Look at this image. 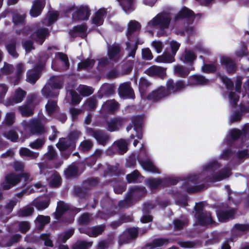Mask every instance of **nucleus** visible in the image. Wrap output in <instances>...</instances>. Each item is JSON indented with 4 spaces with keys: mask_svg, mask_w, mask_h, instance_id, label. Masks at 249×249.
<instances>
[{
    "mask_svg": "<svg viewBox=\"0 0 249 249\" xmlns=\"http://www.w3.org/2000/svg\"><path fill=\"white\" fill-rule=\"evenodd\" d=\"M171 19L170 13L166 12L160 13L147 23V29L152 30L159 28L160 31L158 32L157 36H164L166 34L165 30L168 29Z\"/></svg>",
    "mask_w": 249,
    "mask_h": 249,
    "instance_id": "nucleus-3",
    "label": "nucleus"
},
{
    "mask_svg": "<svg viewBox=\"0 0 249 249\" xmlns=\"http://www.w3.org/2000/svg\"><path fill=\"white\" fill-rule=\"evenodd\" d=\"M142 118L141 116H136L132 118V123L134 126V129L136 131V136L139 139H141L142 137Z\"/></svg>",
    "mask_w": 249,
    "mask_h": 249,
    "instance_id": "nucleus-27",
    "label": "nucleus"
},
{
    "mask_svg": "<svg viewBox=\"0 0 249 249\" xmlns=\"http://www.w3.org/2000/svg\"><path fill=\"white\" fill-rule=\"evenodd\" d=\"M45 107L48 114L50 116L52 115L57 110V105L56 102L49 100Z\"/></svg>",
    "mask_w": 249,
    "mask_h": 249,
    "instance_id": "nucleus-51",
    "label": "nucleus"
},
{
    "mask_svg": "<svg viewBox=\"0 0 249 249\" xmlns=\"http://www.w3.org/2000/svg\"><path fill=\"white\" fill-rule=\"evenodd\" d=\"M86 133L89 136L94 137L98 143L103 145H105L109 140L107 134L102 130H94L88 127L86 129Z\"/></svg>",
    "mask_w": 249,
    "mask_h": 249,
    "instance_id": "nucleus-13",
    "label": "nucleus"
},
{
    "mask_svg": "<svg viewBox=\"0 0 249 249\" xmlns=\"http://www.w3.org/2000/svg\"><path fill=\"white\" fill-rule=\"evenodd\" d=\"M107 14V10L105 8H100L95 13L94 17L92 18L93 23L97 25L100 26L102 25L104 21V18Z\"/></svg>",
    "mask_w": 249,
    "mask_h": 249,
    "instance_id": "nucleus-36",
    "label": "nucleus"
},
{
    "mask_svg": "<svg viewBox=\"0 0 249 249\" xmlns=\"http://www.w3.org/2000/svg\"><path fill=\"white\" fill-rule=\"evenodd\" d=\"M142 154L144 155L145 153L142 150L139 161L142 168L144 170L148 172L153 173L160 174V172L159 169L154 164L151 159L148 157L147 155H146L145 158H142L141 157Z\"/></svg>",
    "mask_w": 249,
    "mask_h": 249,
    "instance_id": "nucleus-12",
    "label": "nucleus"
},
{
    "mask_svg": "<svg viewBox=\"0 0 249 249\" xmlns=\"http://www.w3.org/2000/svg\"><path fill=\"white\" fill-rule=\"evenodd\" d=\"M74 230L71 229L67 231L60 234L58 235L57 241L59 242H65L69 239L74 233Z\"/></svg>",
    "mask_w": 249,
    "mask_h": 249,
    "instance_id": "nucleus-55",
    "label": "nucleus"
},
{
    "mask_svg": "<svg viewBox=\"0 0 249 249\" xmlns=\"http://www.w3.org/2000/svg\"><path fill=\"white\" fill-rule=\"evenodd\" d=\"M45 142L44 138L37 139L35 141L30 142L29 146L33 149L38 150L41 149Z\"/></svg>",
    "mask_w": 249,
    "mask_h": 249,
    "instance_id": "nucleus-52",
    "label": "nucleus"
},
{
    "mask_svg": "<svg viewBox=\"0 0 249 249\" xmlns=\"http://www.w3.org/2000/svg\"><path fill=\"white\" fill-rule=\"evenodd\" d=\"M45 4L44 0H35L30 12L31 17L35 18L40 15Z\"/></svg>",
    "mask_w": 249,
    "mask_h": 249,
    "instance_id": "nucleus-25",
    "label": "nucleus"
},
{
    "mask_svg": "<svg viewBox=\"0 0 249 249\" xmlns=\"http://www.w3.org/2000/svg\"><path fill=\"white\" fill-rule=\"evenodd\" d=\"M21 237L20 235L16 234L12 237L10 242L7 243H5L4 241L3 240L0 242V246L1 247H6L11 246L13 244L18 242Z\"/></svg>",
    "mask_w": 249,
    "mask_h": 249,
    "instance_id": "nucleus-61",
    "label": "nucleus"
},
{
    "mask_svg": "<svg viewBox=\"0 0 249 249\" xmlns=\"http://www.w3.org/2000/svg\"><path fill=\"white\" fill-rule=\"evenodd\" d=\"M90 15V11L87 6H81L78 10L72 14L75 20H87Z\"/></svg>",
    "mask_w": 249,
    "mask_h": 249,
    "instance_id": "nucleus-24",
    "label": "nucleus"
},
{
    "mask_svg": "<svg viewBox=\"0 0 249 249\" xmlns=\"http://www.w3.org/2000/svg\"><path fill=\"white\" fill-rule=\"evenodd\" d=\"M64 173L67 178L76 176L77 174V166L75 163H72L64 171Z\"/></svg>",
    "mask_w": 249,
    "mask_h": 249,
    "instance_id": "nucleus-53",
    "label": "nucleus"
},
{
    "mask_svg": "<svg viewBox=\"0 0 249 249\" xmlns=\"http://www.w3.org/2000/svg\"><path fill=\"white\" fill-rule=\"evenodd\" d=\"M141 27L140 23L135 20H130L127 24L126 36L129 41L126 42V50L128 51V57H134L137 49V43L142 44L143 43V41L139 43L131 39L132 35L139 31Z\"/></svg>",
    "mask_w": 249,
    "mask_h": 249,
    "instance_id": "nucleus-4",
    "label": "nucleus"
},
{
    "mask_svg": "<svg viewBox=\"0 0 249 249\" xmlns=\"http://www.w3.org/2000/svg\"><path fill=\"white\" fill-rule=\"evenodd\" d=\"M221 65L224 66L229 73H232L235 71L236 67L234 62L228 56H222L220 57Z\"/></svg>",
    "mask_w": 249,
    "mask_h": 249,
    "instance_id": "nucleus-28",
    "label": "nucleus"
},
{
    "mask_svg": "<svg viewBox=\"0 0 249 249\" xmlns=\"http://www.w3.org/2000/svg\"><path fill=\"white\" fill-rule=\"evenodd\" d=\"M174 55L165 52L162 55L158 56L155 61L158 63H170L174 62Z\"/></svg>",
    "mask_w": 249,
    "mask_h": 249,
    "instance_id": "nucleus-40",
    "label": "nucleus"
},
{
    "mask_svg": "<svg viewBox=\"0 0 249 249\" xmlns=\"http://www.w3.org/2000/svg\"><path fill=\"white\" fill-rule=\"evenodd\" d=\"M146 73L150 76L163 78L166 75V69L159 66H152L146 70Z\"/></svg>",
    "mask_w": 249,
    "mask_h": 249,
    "instance_id": "nucleus-31",
    "label": "nucleus"
},
{
    "mask_svg": "<svg viewBox=\"0 0 249 249\" xmlns=\"http://www.w3.org/2000/svg\"><path fill=\"white\" fill-rule=\"evenodd\" d=\"M138 233V231L137 228H133L127 229L120 235L119 240V245L127 243L128 240L136 238Z\"/></svg>",
    "mask_w": 249,
    "mask_h": 249,
    "instance_id": "nucleus-19",
    "label": "nucleus"
},
{
    "mask_svg": "<svg viewBox=\"0 0 249 249\" xmlns=\"http://www.w3.org/2000/svg\"><path fill=\"white\" fill-rule=\"evenodd\" d=\"M70 209L68 204L63 201H59L57 203V206L54 213V216L56 219H59L61 216Z\"/></svg>",
    "mask_w": 249,
    "mask_h": 249,
    "instance_id": "nucleus-37",
    "label": "nucleus"
},
{
    "mask_svg": "<svg viewBox=\"0 0 249 249\" xmlns=\"http://www.w3.org/2000/svg\"><path fill=\"white\" fill-rule=\"evenodd\" d=\"M196 58V55L192 51H186L182 55L181 59L186 63H192Z\"/></svg>",
    "mask_w": 249,
    "mask_h": 249,
    "instance_id": "nucleus-48",
    "label": "nucleus"
},
{
    "mask_svg": "<svg viewBox=\"0 0 249 249\" xmlns=\"http://www.w3.org/2000/svg\"><path fill=\"white\" fill-rule=\"evenodd\" d=\"M150 83L145 79L142 78L139 83V91L142 98L146 97V92L150 86Z\"/></svg>",
    "mask_w": 249,
    "mask_h": 249,
    "instance_id": "nucleus-43",
    "label": "nucleus"
},
{
    "mask_svg": "<svg viewBox=\"0 0 249 249\" xmlns=\"http://www.w3.org/2000/svg\"><path fill=\"white\" fill-rule=\"evenodd\" d=\"M118 92L121 97L124 98H134L133 90L129 82H125L121 84L118 89Z\"/></svg>",
    "mask_w": 249,
    "mask_h": 249,
    "instance_id": "nucleus-16",
    "label": "nucleus"
},
{
    "mask_svg": "<svg viewBox=\"0 0 249 249\" xmlns=\"http://www.w3.org/2000/svg\"><path fill=\"white\" fill-rule=\"evenodd\" d=\"M168 240L165 239H157L154 240L149 246V249H158V248L167 245Z\"/></svg>",
    "mask_w": 249,
    "mask_h": 249,
    "instance_id": "nucleus-49",
    "label": "nucleus"
},
{
    "mask_svg": "<svg viewBox=\"0 0 249 249\" xmlns=\"http://www.w3.org/2000/svg\"><path fill=\"white\" fill-rule=\"evenodd\" d=\"M25 18L24 14L19 15L18 14H15L13 16V21L15 25H18L24 22Z\"/></svg>",
    "mask_w": 249,
    "mask_h": 249,
    "instance_id": "nucleus-64",
    "label": "nucleus"
},
{
    "mask_svg": "<svg viewBox=\"0 0 249 249\" xmlns=\"http://www.w3.org/2000/svg\"><path fill=\"white\" fill-rule=\"evenodd\" d=\"M21 156L29 158L31 159H35L38 157L39 153L34 152L26 147H21L19 150Z\"/></svg>",
    "mask_w": 249,
    "mask_h": 249,
    "instance_id": "nucleus-42",
    "label": "nucleus"
},
{
    "mask_svg": "<svg viewBox=\"0 0 249 249\" xmlns=\"http://www.w3.org/2000/svg\"><path fill=\"white\" fill-rule=\"evenodd\" d=\"M196 218L197 223L200 225H212L215 223L209 212H202L200 214H198Z\"/></svg>",
    "mask_w": 249,
    "mask_h": 249,
    "instance_id": "nucleus-20",
    "label": "nucleus"
},
{
    "mask_svg": "<svg viewBox=\"0 0 249 249\" xmlns=\"http://www.w3.org/2000/svg\"><path fill=\"white\" fill-rule=\"evenodd\" d=\"M229 135L231 139L235 140L239 137L241 135L244 137L249 138V124L244 125L242 132L237 129H232L229 131Z\"/></svg>",
    "mask_w": 249,
    "mask_h": 249,
    "instance_id": "nucleus-32",
    "label": "nucleus"
},
{
    "mask_svg": "<svg viewBox=\"0 0 249 249\" xmlns=\"http://www.w3.org/2000/svg\"><path fill=\"white\" fill-rule=\"evenodd\" d=\"M22 178L26 182L33 179L27 173H23L20 175L10 174L5 177L4 181L1 183V187L3 190H8L15 186Z\"/></svg>",
    "mask_w": 249,
    "mask_h": 249,
    "instance_id": "nucleus-8",
    "label": "nucleus"
},
{
    "mask_svg": "<svg viewBox=\"0 0 249 249\" xmlns=\"http://www.w3.org/2000/svg\"><path fill=\"white\" fill-rule=\"evenodd\" d=\"M25 68L22 63H18L16 67L15 76L11 77L10 82L14 85H18L20 80L24 72Z\"/></svg>",
    "mask_w": 249,
    "mask_h": 249,
    "instance_id": "nucleus-30",
    "label": "nucleus"
},
{
    "mask_svg": "<svg viewBox=\"0 0 249 249\" xmlns=\"http://www.w3.org/2000/svg\"><path fill=\"white\" fill-rule=\"evenodd\" d=\"M78 91L81 95L86 96L91 94L93 92L92 88L85 85H80L78 88Z\"/></svg>",
    "mask_w": 249,
    "mask_h": 249,
    "instance_id": "nucleus-56",
    "label": "nucleus"
},
{
    "mask_svg": "<svg viewBox=\"0 0 249 249\" xmlns=\"http://www.w3.org/2000/svg\"><path fill=\"white\" fill-rule=\"evenodd\" d=\"M107 54L110 60L113 61H118L123 56L120 45L116 43L108 45Z\"/></svg>",
    "mask_w": 249,
    "mask_h": 249,
    "instance_id": "nucleus-15",
    "label": "nucleus"
},
{
    "mask_svg": "<svg viewBox=\"0 0 249 249\" xmlns=\"http://www.w3.org/2000/svg\"><path fill=\"white\" fill-rule=\"evenodd\" d=\"M249 229L248 225L235 224L232 229L233 233H237L239 234L240 232L247 231Z\"/></svg>",
    "mask_w": 249,
    "mask_h": 249,
    "instance_id": "nucleus-59",
    "label": "nucleus"
},
{
    "mask_svg": "<svg viewBox=\"0 0 249 249\" xmlns=\"http://www.w3.org/2000/svg\"><path fill=\"white\" fill-rule=\"evenodd\" d=\"M95 63L93 59H87L78 64L77 70L80 71L83 69H89L92 67Z\"/></svg>",
    "mask_w": 249,
    "mask_h": 249,
    "instance_id": "nucleus-54",
    "label": "nucleus"
},
{
    "mask_svg": "<svg viewBox=\"0 0 249 249\" xmlns=\"http://www.w3.org/2000/svg\"><path fill=\"white\" fill-rule=\"evenodd\" d=\"M190 71L179 65H176L174 68V73L181 77H185L187 76L190 72Z\"/></svg>",
    "mask_w": 249,
    "mask_h": 249,
    "instance_id": "nucleus-45",
    "label": "nucleus"
},
{
    "mask_svg": "<svg viewBox=\"0 0 249 249\" xmlns=\"http://www.w3.org/2000/svg\"><path fill=\"white\" fill-rule=\"evenodd\" d=\"M123 10L126 13H129L135 9V0H117Z\"/></svg>",
    "mask_w": 249,
    "mask_h": 249,
    "instance_id": "nucleus-35",
    "label": "nucleus"
},
{
    "mask_svg": "<svg viewBox=\"0 0 249 249\" xmlns=\"http://www.w3.org/2000/svg\"><path fill=\"white\" fill-rule=\"evenodd\" d=\"M81 136V133L78 130L71 133L70 136L66 138L60 139L56 146L60 150H64L69 146H73L76 140Z\"/></svg>",
    "mask_w": 249,
    "mask_h": 249,
    "instance_id": "nucleus-10",
    "label": "nucleus"
},
{
    "mask_svg": "<svg viewBox=\"0 0 249 249\" xmlns=\"http://www.w3.org/2000/svg\"><path fill=\"white\" fill-rule=\"evenodd\" d=\"M221 166V163L216 160H213L204 164L202 168L201 178L207 181L213 182L228 178L231 175V169L226 166L218 171Z\"/></svg>",
    "mask_w": 249,
    "mask_h": 249,
    "instance_id": "nucleus-1",
    "label": "nucleus"
},
{
    "mask_svg": "<svg viewBox=\"0 0 249 249\" xmlns=\"http://www.w3.org/2000/svg\"><path fill=\"white\" fill-rule=\"evenodd\" d=\"M35 97V96H29L27 99V104L19 107L18 109L22 116L29 117L33 114L34 106L32 104V101Z\"/></svg>",
    "mask_w": 249,
    "mask_h": 249,
    "instance_id": "nucleus-17",
    "label": "nucleus"
},
{
    "mask_svg": "<svg viewBox=\"0 0 249 249\" xmlns=\"http://www.w3.org/2000/svg\"><path fill=\"white\" fill-rule=\"evenodd\" d=\"M26 94V92L25 91L20 88H18L15 91L13 100L11 101L10 100H8L6 101L4 103V105L6 106H12L14 104L20 103L25 98Z\"/></svg>",
    "mask_w": 249,
    "mask_h": 249,
    "instance_id": "nucleus-21",
    "label": "nucleus"
},
{
    "mask_svg": "<svg viewBox=\"0 0 249 249\" xmlns=\"http://www.w3.org/2000/svg\"><path fill=\"white\" fill-rule=\"evenodd\" d=\"M61 183V178L56 172L52 173L50 180V185L53 187L59 186Z\"/></svg>",
    "mask_w": 249,
    "mask_h": 249,
    "instance_id": "nucleus-50",
    "label": "nucleus"
},
{
    "mask_svg": "<svg viewBox=\"0 0 249 249\" xmlns=\"http://www.w3.org/2000/svg\"><path fill=\"white\" fill-rule=\"evenodd\" d=\"M209 83V80L200 75H194L188 79V84L182 80H179L174 82L172 79H169L166 83V90L169 95L184 90L187 85H205Z\"/></svg>",
    "mask_w": 249,
    "mask_h": 249,
    "instance_id": "nucleus-2",
    "label": "nucleus"
},
{
    "mask_svg": "<svg viewBox=\"0 0 249 249\" xmlns=\"http://www.w3.org/2000/svg\"><path fill=\"white\" fill-rule=\"evenodd\" d=\"M169 94L166 89L163 87H160L157 89L153 91L149 94L147 98L152 101H158L163 97L168 96Z\"/></svg>",
    "mask_w": 249,
    "mask_h": 249,
    "instance_id": "nucleus-23",
    "label": "nucleus"
},
{
    "mask_svg": "<svg viewBox=\"0 0 249 249\" xmlns=\"http://www.w3.org/2000/svg\"><path fill=\"white\" fill-rule=\"evenodd\" d=\"M43 65L41 64L34 69L29 70L27 72V81L32 84H34L39 77V72L43 68Z\"/></svg>",
    "mask_w": 249,
    "mask_h": 249,
    "instance_id": "nucleus-26",
    "label": "nucleus"
},
{
    "mask_svg": "<svg viewBox=\"0 0 249 249\" xmlns=\"http://www.w3.org/2000/svg\"><path fill=\"white\" fill-rule=\"evenodd\" d=\"M49 32L46 28H42L38 30L33 35L34 38L40 44L44 41L45 38L49 36Z\"/></svg>",
    "mask_w": 249,
    "mask_h": 249,
    "instance_id": "nucleus-34",
    "label": "nucleus"
},
{
    "mask_svg": "<svg viewBox=\"0 0 249 249\" xmlns=\"http://www.w3.org/2000/svg\"><path fill=\"white\" fill-rule=\"evenodd\" d=\"M142 178L143 177L140 175L137 170H135L132 173L126 176V179L128 183L140 182Z\"/></svg>",
    "mask_w": 249,
    "mask_h": 249,
    "instance_id": "nucleus-46",
    "label": "nucleus"
},
{
    "mask_svg": "<svg viewBox=\"0 0 249 249\" xmlns=\"http://www.w3.org/2000/svg\"><path fill=\"white\" fill-rule=\"evenodd\" d=\"M63 79L61 76H52L48 83L42 89V93L43 96L46 97L57 96L59 92L56 90L62 88L63 84Z\"/></svg>",
    "mask_w": 249,
    "mask_h": 249,
    "instance_id": "nucleus-5",
    "label": "nucleus"
},
{
    "mask_svg": "<svg viewBox=\"0 0 249 249\" xmlns=\"http://www.w3.org/2000/svg\"><path fill=\"white\" fill-rule=\"evenodd\" d=\"M92 243L85 241H78L73 247V249H88L91 247Z\"/></svg>",
    "mask_w": 249,
    "mask_h": 249,
    "instance_id": "nucleus-58",
    "label": "nucleus"
},
{
    "mask_svg": "<svg viewBox=\"0 0 249 249\" xmlns=\"http://www.w3.org/2000/svg\"><path fill=\"white\" fill-rule=\"evenodd\" d=\"M50 220L49 216L40 215L37 216L35 222L37 229L41 230L46 224L50 222Z\"/></svg>",
    "mask_w": 249,
    "mask_h": 249,
    "instance_id": "nucleus-44",
    "label": "nucleus"
},
{
    "mask_svg": "<svg viewBox=\"0 0 249 249\" xmlns=\"http://www.w3.org/2000/svg\"><path fill=\"white\" fill-rule=\"evenodd\" d=\"M86 30L87 27L85 25H78L75 26L72 31H71L70 34L73 37L79 36L82 38H85L87 36Z\"/></svg>",
    "mask_w": 249,
    "mask_h": 249,
    "instance_id": "nucleus-38",
    "label": "nucleus"
},
{
    "mask_svg": "<svg viewBox=\"0 0 249 249\" xmlns=\"http://www.w3.org/2000/svg\"><path fill=\"white\" fill-rule=\"evenodd\" d=\"M184 18H188L189 22L192 23L194 19L193 12L186 7L182 8L176 15L175 20L177 21Z\"/></svg>",
    "mask_w": 249,
    "mask_h": 249,
    "instance_id": "nucleus-29",
    "label": "nucleus"
},
{
    "mask_svg": "<svg viewBox=\"0 0 249 249\" xmlns=\"http://www.w3.org/2000/svg\"><path fill=\"white\" fill-rule=\"evenodd\" d=\"M118 107V103L114 100L107 101L102 106V109L107 112H114Z\"/></svg>",
    "mask_w": 249,
    "mask_h": 249,
    "instance_id": "nucleus-41",
    "label": "nucleus"
},
{
    "mask_svg": "<svg viewBox=\"0 0 249 249\" xmlns=\"http://www.w3.org/2000/svg\"><path fill=\"white\" fill-rule=\"evenodd\" d=\"M242 78L240 77L237 78L235 84L236 92H230L229 95V101L230 104L232 106L235 105L239 100V95L240 93V89L242 85Z\"/></svg>",
    "mask_w": 249,
    "mask_h": 249,
    "instance_id": "nucleus-18",
    "label": "nucleus"
},
{
    "mask_svg": "<svg viewBox=\"0 0 249 249\" xmlns=\"http://www.w3.org/2000/svg\"><path fill=\"white\" fill-rule=\"evenodd\" d=\"M6 49L9 53L14 58H17L18 56V54L16 51V42L15 41H12L6 46Z\"/></svg>",
    "mask_w": 249,
    "mask_h": 249,
    "instance_id": "nucleus-57",
    "label": "nucleus"
},
{
    "mask_svg": "<svg viewBox=\"0 0 249 249\" xmlns=\"http://www.w3.org/2000/svg\"><path fill=\"white\" fill-rule=\"evenodd\" d=\"M58 16V13L57 11H54L51 13L49 15L48 19H44L43 23L46 24L47 25H51L53 22H54L57 18Z\"/></svg>",
    "mask_w": 249,
    "mask_h": 249,
    "instance_id": "nucleus-60",
    "label": "nucleus"
},
{
    "mask_svg": "<svg viewBox=\"0 0 249 249\" xmlns=\"http://www.w3.org/2000/svg\"><path fill=\"white\" fill-rule=\"evenodd\" d=\"M44 122L43 119H34L28 122L23 121L21 124L25 130L29 131L33 135H39L45 132Z\"/></svg>",
    "mask_w": 249,
    "mask_h": 249,
    "instance_id": "nucleus-7",
    "label": "nucleus"
},
{
    "mask_svg": "<svg viewBox=\"0 0 249 249\" xmlns=\"http://www.w3.org/2000/svg\"><path fill=\"white\" fill-rule=\"evenodd\" d=\"M49 203V200L48 199H37L34 201V205L38 210H43L47 208Z\"/></svg>",
    "mask_w": 249,
    "mask_h": 249,
    "instance_id": "nucleus-47",
    "label": "nucleus"
},
{
    "mask_svg": "<svg viewBox=\"0 0 249 249\" xmlns=\"http://www.w3.org/2000/svg\"><path fill=\"white\" fill-rule=\"evenodd\" d=\"M128 142L124 139H120L115 142L112 145L113 148H117L120 154H123L127 151Z\"/></svg>",
    "mask_w": 249,
    "mask_h": 249,
    "instance_id": "nucleus-39",
    "label": "nucleus"
},
{
    "mask_svg": "<svg viewBox=\"0 0 249 249\" xmlns=\"http://www.w3.org/2000/svg\"><path fill=\"white\" fill-rule=\"evenodd\" d=\"M146 193V189L144 187L134 186L129 188L124 200L121 201L119 203L121 208H128L130 206L132 200L138 198Z\"/></svg>",
    "mask_w": 249,
    "mask_h": 249,
    "instance_id": "nucleus-6",
    "label": "nucleus"
},
{
    "mask_svg": "<svg viewBox=\"0 0 249 249\" xmlns=\"http://www.w3.org/2000/svg\"><path fill=\"white\" fill-rule=\"evenodd\" d=\"M124 120L120 118H113L107 122V129L110 132L119 130L124 123Z\"/></svg>",
    "mask_w": 249,
    "mask_h": 249,
    "instance_id": "nucleus-33",
    "label": "nucleus"
},
{
    "mask_svg": "<svg viewBox=\"0 0 249 249\" xmlns=\"http://www.w3.org/2000/svg\"><path fill=\"white\" fill-rule=\"evenodd\" d=\"M93 144L89 140H85L82 142L79 146V149L83 151L89 150L92 147Z\"/></svg>",
    "mask_w": 249,
    "mask_h": 249,
    "instance_id": "nucleus-63",
    "label": "nucleus"
},
{
    "mask_svg": "<svg viewBox=\"0 0 249 249\" xmlns=\"http://www.w3.org/2000/svg\"><path fill=\"white\" fill-rule=\"evenodd\" d=\"M217 218L220 222H226L231 219L235 213V210L228 206L219 208L216 211Z\"/></svg>",
    "mask_w": 249,
    "mask_h": 249,
    "instance_id": "nucleus-14",
    "label": "nucleus"
},
{
    "mask_svg": "<svg viewBox=\"0 0 249 249\" xmlns=\"http://www.w3.org/2000/svg\"><path fill=\"white\" fill-rule=\"evenodd\" d=\"M200 181L199 175H193L186 178L185 179L183 187L189 193L196 192L200 190L196 186Z\"/></svg>",
    "mask_w": 249,
    "mask_h": 249,
    "instance_id": "nucleus-11",
    "label": "nucleus"
},
{
    "mask_svg": "<svg viewBox=\"0 0 249 249\" xmlns=\"http://www.w3.org/2000/svg\"><path fill=\"white\" fill-rule=\"evenodd\" d=\"M196 31L194 27L192 26H190L189 25H188L185 27L184 30L179 33L176 32V34H180L181 35H183L185 36H190L193 35L194 34L196 33Z\"/></svg>",
    "mask_w": 249,
    "mask_h": 249,
    "instance_id": "nucleus-62",
    "label": "nucleus"
},
{
    "mask_svg": "<svg viewBox=\"0 0 249 249\" xmlns=\"http://www.w3.org/2000/svg\"><path fill=\"white\" fill-rule=\"evenodd\" d=\"M178 182V178L173 177L160 178H149L146 180V184L150 189L153 191L161 185H175Z\"/></svg>",
    "mask_w": 249,
    "mask_h": 249,
    "instance_id": "nucleus-9",
    "label": "nucleus"
},
{
    "mask_svg": "<svg viewBox=\"0 0 249 249\" xmlns=\"http://www.w3.org/2000/svg\"><path fill=\"white\" fill-rule=\"evenodd\" d=\"M104 226L100 225L92 228L80 227L79 230L81 233H85L90 237H96L102 233L104 230Z\"/></svg>",
    "mask_w": 249,
    "mask_h": 249,
    "instance_id": "nucleus-22",
    "label": "nucleus"
}]
</instances>
